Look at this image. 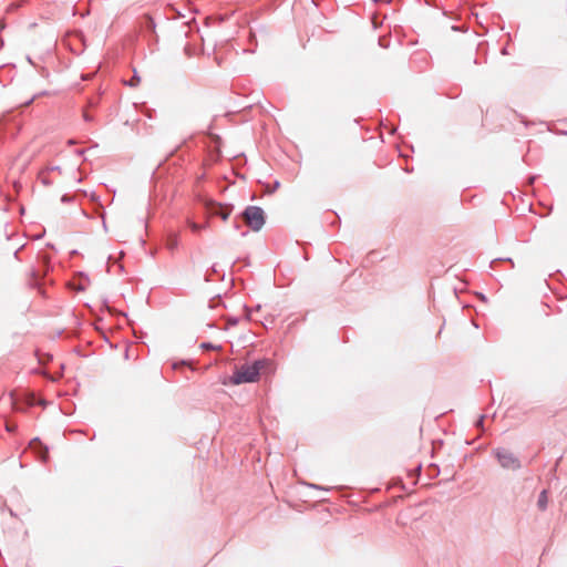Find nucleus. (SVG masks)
<instances>
[{
	"label": "nucleus",
	"mask_w": 567,
	"mask_h": 567,
	"mask_svg": "<svg viewBox=\"0 0 567 567\" xmlns=\"http://www.w3.org/2000/svg\"><path fill=\"white\" fill-rule=\"evenodd\" d=\"M264 365L265 361L262 360H257L251 364H243L234 372L230 378V382L233 384L255 382L258 380L260 370Z\"/></svg>",
	"instance_id": "f257e3e1"
},
{
	"label": "nucleus",
	"mask_w": 567,
	"mask_h": 567,
	"mask_svg": "<svg viewBox=\"0 0 567 567\" xmlns=\"http://www.w3.org/2000/svg\"><path fill=\"white\" fill-rule=\"evenodd\" d=\"M246 225L254 231H259L265 225V212L259 206H247L241 213Z\"/></svg>",
	"instance_id": "f03ea898"
},
{
	"label": "nucleus",
	"mask_w": 567,
	"mask_h": 567,
	"mask_svg": "<svg viewBox=\"0 0 567 567\" xmlns=\"http://www.w3.org/2000/svg\"><path fill=\"white\" fill-rule=\"evenodd\" d=\"M494 455L503 468L516 471L522 467L519 458L507 449L497 447L494 450Z\"/></svg>",
	"instance_id": "7ed1b4c3"
},
{
	"label": "nucleus",
	"mask_w": 567,
	"mask_h": 567,
	"mask_svg": "<svg viewBox=\"0 0 567 567\" xmlns=\"http://www.w3.org/2000/svg\"><path fill=\"white\" fill-rule=\"evenodd\" d=\"M206 207L212 215L219 216L223 220L228 219L233 209L230 205H223L214 202L207 203Z\"/></svg>",
	"instance_id": "20e7f679"
},
{
	"label": "nucleus",
	"mask_w": 567,
	"mask_h": 567,
	"mask_svg": "<svg viewBox=\"0 0 567 567\" xmlns=\"http://www.w3.org/2000/svg\"><path fill=\"white\" fill-rule=\"evenodd\" d=\"M39 181L41 182L42 185L44 186H51L54 184L55 179H54V175H51L48 169H43L39 173V176H38Z\"/></svg>",
	"instance_id": "39448f33"
},
{
	"label": "nucleus",
	"mask_w": 567,
	"mask_h": 567,
	"mask_svg": "<svg viewBox=\"0 0 567 567\" xmlns=\"http://www.w3.org/2000/svg\"><path fill=\"white\" fill-rule=\"evenodd\" d=\"M548 505V494L546 489H543L538 495L537 507L539 511H545Z\"/></svg>",
	"instance_id": "423d86ee"
},
{
	"label": "nucleus",
	"mask_w": 567,
	"mask_h": 567,
	"mask_svg": "<svg viewBox=\"0 0 567 567\" xmlns=\"http://www.w3.org/2000/svg\"><path fill=\"white\" fill-rule=\"evenodd\" d=\"M188 226L189 228L194 231V233H198L202 229L206 228L207 224H197L195 221H188Z\"/></svg>",
	"instance_id": "0eeeda50"
},
{
	"label": "nucleus",
	"mask_w": 567,
	"mask_h": 567,
	"mask_svg": "<svg viewBox=\"0 0 567 567\" xmlns=\"http://www.w3.org/2000/svg\"><path fill=\"white\" fill-rule=\"evenodd\" d=\"M47 169L51 175H61L62 174V169L60 166H52V167H48Z\"/></svg>",
	"instance_id": "6e6552de"
},
{
	"label": "nucleus",
	"mask_w": 567,
	"mask_h": 567,
	"mask_svg": "<svg viewBox=\"0 0 567 567\" xmlns=\"http://www.w3.org/2000/svg\"><path fill=\"white\" fill-rule=\"evenodd\" d=\"M503 260H504L503 258H496V259H494V260H492V261H491L489 267H491L492 269H494V268H495V265H496V264H498V262H501V261H503ZM505 260H506V261H509V262L513 265V261H512V259H511V258H506Z\"/></svg>",
	"instance_id": "1a4fd4ad"
},
{
	"label": "nucleus",
	"mask_w": 567,
	"mask_h": 567,
	"mask_svg": "<svg viewBox=\"0 0 567 567\" xmlns=\"http://www.w3.org/2000/svg\"><path fill=\"white\" fill-rule=\"evenodd\" d=\"M200 347L203 349H210V350H216V349L220 348V347L214 346L213 343H209V342H204V343H202Z\"/></svg>",
	"instance_id": "9d476101"
},
{
	"label": "nucleus",
	"mask_w": 567,
	"mask_h": 567,
	"mask_svg": "<svg viewBox=\"0 0 567 567\" xmlns=\"http://www.w3.org/2000/svg\"><path fill=\"white\" fill-rule=\"evenodd\" d=\"M35 445L42 446V443H41V441H40L38 437L33 439V440L30 442V446H31V447L35 449Z\"/></svg>",
	"instance_id": "9b49d317"
},
{
	"label": "nucleus",
	"mask_w": 567,
	"mask_h": 567,
	"mask_svg": "<svg viewBox=\"0 0 567 567\" xmlns=\"http://www.w3.org/2000/svg\"><path fill=\"white\" fill-rule=\"evenodd\" d=\"M61 202L64 203V204L71 203L72 202V197L65 194V195H63L61 197Z\"/></svg>",
	"instance_id": "f8f14e48"
},
{
	"label": "nucleus",
	"mask_w": 567,
	"mask_h": 567,
	"mask_svg": "<svg viewBox=\"0 0 567 567\" xmlns=\"http://www.w3.org/2000/svg\"><path fill=\"white\" fill-rule=\"evenodd\" d=\"M47 460H48V449H47V447H44V451H43V453L41 454V461H42V462H47Z\"/></svg>",
	"instance_id": "ddd939ff"
},
{
	"label": "nucleus",
	"mask_w": 567,
	"mask_h": 567,
	"mask_svg": "<svg viewBox=\"0 0 567 567\" xmlns=\"http://www.w3.org/2000/svg\"><path fill=\"white\" fill-rule=\"evenodd\" d=\"M6 429L8 432H14L17 429V425L7 424Z\"/></svg>",
	"instance_id": "4468645a"
},
{
	"label": "nucleus",
	"mask_w": 567,
	"mask_h": 567,
	"mask_svg": "<svg viewBox=\"0 0 567 567\" xmlns=\"http://www.w3.org/2000/svg\"><path fill=\"white\" fill-rule=\"evenodd\" d=\"M483 421H484V416H481L477 422H476V426H482L483 425Z\"/></svg>",
	"instance_id": "2eb2a0df"
},
{
	"label": "nucleus",
	"mask_w": 567,
	"mask_h": 567,
	"mask_svg": "<svg viewBox=\"0 0 567 567\" xmlns=\"http://www.w3.org/2000/svg\"><path fill=\"white\" fill-rule=\"evenodd\" d=\"M132 80H133V82H136V81L138 82L140 78L134 76Z\"/></svg>",
	"instance_id": "dca6fc26"
},
{
	"label": "nucleus",
	"mask_w": 567,
	"mask_h": 567,
	"mask_svg": "<svg viewBox=\"0 0 567 567\" xmlns=\"http://www.w3.org/2000/svg\"><path fill=\"white\" fill-rule=\"evenodd\" d=\"M33 100H34V96H33L30 101H28V102L25 103V105L31 104V102H32Z\"/></svg>",
	"instance_id": "f3484780"
},
{
	"label": "nucleus",
	"mask_w": 567,
	"mask_h": 567,
	"mask_svg": "<svg viewBox=\"0 0 567 567\" xmlns=\"http://www.w3.org/2000/svg\"><path fill=\"white\" fill-rule=\"evenodd\" d=\"M128 84H130L131 86H134V85H135V82H133V80H131Z\"/></svg>",
	"instance_id": "a211bd4d"
},
{
	"label": "nucleus",
	"mask_w": 567,
	"mask_h": 567,
	"mask_svg": "<svg viewBox=\"0 0 567 567\" xmlns=\"http://www.w3.org/2000/svg\"><path fill=\"white\" fill-rule=\"evenodd\" d=\"M84 118H85L86 121H89V120H90V115H86V114H85V115H84Z\"/></svg>",
	"instance_id": "6ab92c4d"
}]
</instances>
